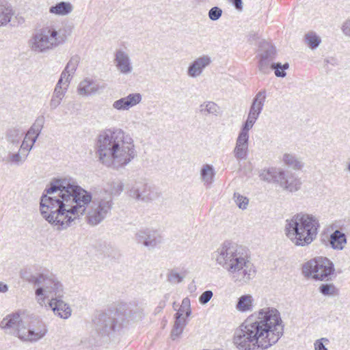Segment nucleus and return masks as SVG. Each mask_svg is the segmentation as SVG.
I'll list each match as a JSON object with an SVG mask.
<instances>
[{
	"label": "nucleus",
	"mask_w": 350,
	"mask_h": 350,
	"mask_svg": "<svg viewBox=\"0 0 350 350\" xmlns=\"http://www.w3.org/2000/svg\"><path fill=\"white\" fill-rule=\"evenodd\" d=\"M91 202L88 222L96 226L111 213L113 204L112 196H99L92 200L90 193L70 180L55 179L44 189L40 210L46 221L57 230H62L82 215Z\"/></svg>",
	"instance_id": "f257e3e1"
},
{
	"label": "nucleus",
	"mask_w": 350,
	"mask_h": 350,
	"mask_svg": "<svg viewBox=\"0 0 350 350\" xmlns=\"http://www.w3.org/2000/svg\"><path fill=\"white\" fill-rule=\"evenodd\" d=\"M284 325L274 308H265L249 316L234 333L239 350L267 349L283 336Z\"/></svg>",
	"instance_id": "f03ea898"
},
{
	"label": "nucleus",
	"mask_w": 350,
	"mask_h": 350,
	"mask_svg": "<svg viewBox=\"0 0 350 350\" xmlns=\"http://www.w3.org/2000/svg\"><path fill=\"white\" fill-rule=\"evenodd\" d=\"M96 147L98 160L116 170L124 169L137 157L132 137L117 127L103 131L97 137Z\"/></svg>",
	"instance_id": "7ed1b4c3"
},
{
	"label": "nucleus",
	"mask_w": 350,
	"mask_h": 350,
	"mask_svg": "<svg viewBox=\"0 0 350 350\" xmlns=\"http://www.w3.org/2000/svg\"><path fill=\"white\" fill-rule=\"evenodd\" d=\"M212 260L228 272L239 285L247 284L255 275L248 250L236 243L226 241L211 254Z\"/></svg>",
	"instance_id": "20e7f679"
},
{
	"label": "nucleus",
	"mask_w": 350,
	"mask_h": 350,
	"mask_svg": "<svg viewBox=\"0 0 350 350\" xmlns=\"http://www.w3.org/2000/svg\"><path fill=\"white\" fill-rule=\"evenodd\" d=\"M5 333L17 337L23 342H36L48 332L46 324L34 315L21 316L20 312L6 315L0 322Z\"/></svg>",
	"instance_id": "39448f33"
},
{
	"label": "nucleus",
	"mask_w": 350,
	"mask_h": 350,
	"mask_svg": "<svg viewBox=\"0 0 350 350\" xmlns=\"http://www.w3.org/2000/svg\"><path fill=\"white\" fill-rule=\"evenodd\" d=\"M144 308L135 303H120L115 310L100 314L94 321L96 331L102 336H109L130 322L140 320Z\"/></svg>",
	"instance_id": "423d86ee"
},
{
	"label": "nucleus",
	"mask_w": 350,
	"mask_h": 350,
	"mask_svg": "<svg viewBox=\"0 0 350 350\" xmlns=\"http://www.w3.org/2000/svg\"><path fill=\"white\" fill-rule=\"evenodd\" d=\"M285 222V234L295 245H308L317 238L320 225L315 216L300 213Z\"/></svg>",
	"instance_id": "0eeeda50"
},
{
	"label": "nucleus",
	"mask_w": 350,
	"mask_h": 350,
	"mask_svg": "<svg viewBox=\"0 0 350 350\" xmlns=\"http://www.w3.org/2000/svg\"><path fill=\"white\" fill-rule=\"evenodd\" d=\"M29 282L38 286L36 290V295L39 304L44 302L45 296L55 295L62 297L63 293L62 284L53 275L46 276L43 273L31 275Z\"/></svg>",
	"instance_id": "6e6552de"
},
{
	"label": "nucleus",
	"mask_w": 350,
	"mask_h": 350,
	"mask_svg": "<svg viewBox=\"0 0 350 350\" xmlns=\"http://www.w3.org/2000/svg\"><path fill=\"white\" fill-rule=\"evenodd\" d=\"M333 262L325 257L313 258L303 265L302 273L306 278L312 277L316 280L327 281L333 275Z\"/></svg>",
	"instance_id": "1a4fd4ad"
},
{
	"label": "nucleus",
	"mask_w": 350,
	"mask_h": 350,
	"mask_svg": "<svg viewBox=\"0 0 350 350\" xmlns=\"http://www.w3.org/2000/svg\"><path fill=\"white\" fill-rule=\"evenodd\" d=\"M126 193L129 198L135 202L148 203L158 197L153 188L144 178L135 179L128 183Z\"/></svg>",
	"instance_id": "9d476101"
},
{
	"label": "nucleus",
	"mask_w": 350,
	"mask_h": 350,
	"mask_svg": "<svg viewBox=\"0 0 350 350\" xmlns=\"http://www.w3.org/2000/svg\"><path fill=\"white\" fill-rule=\"evenodd\" d=\"M57 35V31L52 27L42 28L33 36L32 49L43 51L59 45L63 40Z\"/></svg>",
	"instance_id": "9b49d317"
},
{
	"label": "nucleus",
	"mask_w": 350,
	"mask_h": 350,
	"mask_svg": "<svg viewBox=\"0 0 350 350\" xmlns=\"http://www.w3.org/2000/svg\"><path fill=\"white\" fill-rule=\"evenodd\" d=\"M263 178L268 181L273 180L279 183L282 187L290 192L298 191L301 185L300 179L295 175L286 174L283 170L277 171L273 168L269 169Z\"/></svg>",
	"instance_id": "f8f14e48"
},
{
	"label": "nucleus",
	"mask_w": 350,
	"mask_h": 350,
	"mask_svg": "<svg viewBox=\"0 0 350 350\" xmlns=\"http://www.w3.org/2000/svg\"><path fill=\"white\" fill-rule=\"evenodd\" d=\"M135 239L138 243H142L150 249L154 248L161 241L158 231L150 228L139 230L135 234Z\"/></svg>",
	"instance_id": "ddd939ff"
},
{
	"label": "nucleus",
	"mask_w": 350,
	"mask_h": 350,
	"mask_svg": "<svg viewBox=\"0 0 350 350\" xmlns=\"http://www.w3.org/2000/svg\"><path fill=\"white\" fill-rule=\"evenodd\" d=\"M113 62L117 70L123 75L130 74L133 70L131 58L123 49H116L114 53Z\"/></svg>",
	"instance_id": "4468645a"
},
{
	"label": "nucleus",
	"mask_w": 350,
	"mask_h": 350,
	"mask_svg": "<svg viewBox=\"0 0 350 350\" xmlns=\"http://www.w3.org/2000/svg\"><path fill=\"white\" fill-rule=\"evenodd\" d=\"M142 99V96L139 93L129 94L125 97L115 100L112 107L118 111H127L139 104Z\"/></svg>",
	"instance_id": "2eb2a0df"
},
{
	"label": "nucleus",
	"mask_w": 350,
	"mask_h": 350,
	"mask_svg": "<svg viewBox=\"0 0 350 350\" xmlns=\"http://www.w3.org/2000/svg\"><path fill=\"white\" fill-rule=\"evenodd\" d=\"M212 62L211 57L208 55H203L194 59L189 66L187 75L196 78L202 75L204 69Z\"/></svg>",
	"instance_id": "dca6fc26"
},
{
	"label": "nucleus",
	"mask_w": 350,
	"mask_h": 350,
	"mask_svg": "<svg viewBox=\"0 0 350 350\" xmlns=\"http://www.w3.org/2000/svg\"><path fill=\"white\" fill-rule=\"evenodd\" d=\"M61 297L56 296L55 298H52L49 305L56 316L67 319L71 316L72 309L69 304L61 299Z\"/></svg>",
	"instance_id": "f3484780"
},
{
	"label": "nucleus",
	"mask_w": 350,
	"mask_h": 350,
	"mask_svg": "<svg viewBox=\"0 0 350 350\" xmlns=\"http://www.w3.org/2000/svg\"><path fill=\"white\" fill-rule=\"evenodd\" d=\"M103 87L93 79L86 78L81 81L78 86V93L81 96H89L96 94Z\"/></svg>",
	"instance_id": "a211bd4d"
},
{
	"label": "nucleus",
	"mask_w": 350,
	"mask_h": 350,
	"mask_svg": "<svg viewBox=\"0 0 350 350\" xmlns=\"http://www.w3.org/2000/svg\"><path fill=\"white\" fill-rule=\"evenodd\" d=\"M266 99V91L258 92L252 100L248 115L258 119Z\"/></svg>",
	"instance_id": "6ab92c4d"
},
{
	"label": "nucleus",
	"mask_w": 350,
	"mask_h": 350,
	"mask_svg": "<svg viewBox=\"0 0 350 350\" xmlns=\"http://www.w3.org/2000/svg\"><path fill=\"white\" fill-rule=\"evenodd\" d=\"M329 242L334 250H342L347 244L346 234L339 230H335L330 234Z\"/></svg>",
	"instance_id": "aec40b11"
},
{
	"label": "nucleus",
	"mask_w": 350,
	"mask_h": 350,
	"mask_svg": "<svg viewBox=\"0 0 350 350\" xmlns=\"http://www.w3.org/2000/svg\"><path fill=\"white\" fill-rule=\"evenodd\" d=\"M44 124V118L43 116L38 117L35 122L32 124L26 134V138L29 139L34 144L36 142Z\"/></svg>",
	"instance_id": "412c9836"
},
{
	"label": "nucleus",
	"mask_w": 350,
	"mask_h": 350,
	"mask_svg": "<svg viewBox=\"0 0 350 350\" xmlns=\"http://www.w3.org/2000/svg\"><path fill=\"white\" fill-rule=\"evenodd\" d=\"M174 318L175 321L171 332V338L172 340H175L183 333V329L185 325H187V321L185 318L183 317V313H181V310L178 311L175 314Z\"/></svg>",
	"instance_id": "4be33fe9"
},
{
	"label": "nucleus",
	"mask_w": 350,
	"mask_h": 350,
	"mask_svg": "<svg viewBox=\"0 0 350 350\" xmlns=\"http://www.w3.org/2000/svg\"><path fill=\"white\" fill-rule=\"evenodd\" d=\"M254 299L250 295H241L236 304V309L241 312L252 311L253 310Z\"/></svg>",
	"instance_id": "5701e85b"
},
{
	"label": "nucleus",
	"mask_w": 350,
	"mask_h": 350,
	"mask_svg": "<svg viewBox=\"0 0 350 350\" xmlns=\"http://www.w3.org/2000/svg\"><path fill=\"white\" fill-rule=\"evenodd\" d=\"M261 51L259 55L260 58L269 59L273 61L276 55L275 48L267 41H262L259 46Z\"/></svg>",
	"instance_id": "b1692460"
},
{
	"label": "nucleus",
	"mask_w": 350,
	"mask_h": 350,
	"mask_svg": "<svg viewBox=\"0 0 350 350\" xmlns=\"http://www.w3.org/2000/svg\"><path fill=\"white\" fill-rule=\"evenodd\" d=\"M282 161L286 165L295 170H300L304 165V162L300 158H298L295 154L291 153L284 154Z\"/></svg>",
	"instance_id": "393cba45"
},
{
	"label": "nucleus",
	"mask_w": 350,
	"mask_h": 350,
	"mask_svg": "<svg viewBox=\"0 0 350 350\" xmlns=\"http://www.w3.org/2000/svg\"><path fill=\"white\" fill-rule=\"evenodd\" d=\"M72 11V5L69 2L61 1L49 8V12L55 15L65 16Z\"/></svg>",
	"instance_id": "a878e982"
},
{
	"label": "nucleus",
	"mask_w": 350,
	"mask_h": 350,
	"mask_svg": "<svg viewBox=\"0 0 350 350\" xmlns=\"http://www.w3.org/2000/svg\"><path fill=\"white\" fill-rule=\"evenodd\" d=\"M14 12L5 3L0 2V27L6 25L11 20Z\"/></svg>",
	"instance_id": "bb28decb"
},
{
	"label": "nucleus",
	"mask_w": 350,
	"mask_h": 350,
	"mask_svg": "<svg viewBox=\"0 0 350 350\" xmlns=\"http://www.w3.org/2000/svg\"><path fill=\"white\" fill-rule=\"evenodd\" d=\"M27 157V153L21 152L19 150L17 152L11 153L9 152L6 157V162L14 165H22Z\"/></svg>",
	"instance_id": "cd10ccee"
},
{
	"label": "nucleus",
	"mask_w": 350,
	"mask_h": 350,
	"mask_svg": "<svg viewBox=\"0 0 350 350\" xmlns=\"http://www.w3.org/2000/svg\"><path fill=\"white\" fill-rule=\"evenodd\" d=\"M200 176L204 184L211 185L215 176L213 167L209 164L204 165L200 170Z\"/></svg>",
	"instance_id": "c85d7f7f"
},
{
	"label": "nucleus",
	"mask_w": 350,
	"mask_h": 350,
	"mask_svg": "<svg viewBox=\"0 0 350 350\" xmlns=\"http://www.w3.org/2000/svg\"><path fill=\"white\" fill-rule=\"evenodd\" d=\"M23 135V132L22 130L16 128H12L10 129L7 131L6 139L10 144H12L13 146H17L19 144Z\"/></svg>",
	"instance_id": "c756f323"
},
{
	"label": "nucleus",
	"mask_w": 350,
	"mask_h": 350,
	"mask_svg": "<svg viewBox=\"0 0 350 350\" xmlns=\"http://www.w3.org/2000/svg\"><path fill=\"white\" fill-rule=\"evenodd\" d=\"M305 41L311 49H315L319 46L321 39L315 32L310 31L305 35Z\"/></svg>",
	"instance_id": "7c9ffc66"
},
{
	"label": "nucleus",
	"mask_w": 350,
	"mask_h": 350,
	"mask_svg": "<svg viewBox=\"0 0 350 350\" xmlns=\"http://www.w3.org/2000/svg\"><path fill=\"white\" fill-rule=\"evenodd\" d=\"M288 67L289 64L288 63L284 64L281 63H272L271 65V68L274 70L275 76L282 78L286 75L285 70L288 69Z\"/></svg>",
	"instance_id": "2f4dec72"
},
{
	"label": "nucleus",
	"mask_w": 350,
	"mask_h": 350,
	"mask_svg": "<svg viewBox=\"0 0 350 350\" xmlns=\"http://www.w3.org/2000/svg\"><path fill=\"white\" fill-rule=\"evenodd\" d=\"M111 194L109 196H119L124 190V185L121 180L112 181L109 184Z\"/></svg>",
	"instance_id": "473e14b6"
},
{
	"label": "nucleus",
	"mask_w": 350,
	"mask_h": 350,
	"mask_svg": "<svg viewBox=\"0 0 350 350\" xmlns=\"http://www.w3.org/2000/svg\"><path fill=\"white\" fill-rule=\"evenodd\" d=\"M234 157L238 160H245L248 154V147L235 146L233 150Z\"/></svg>",
	"instance_id": "72a5a7b5"
},
{
	"label": "nucleus",
	"mask_w": 350,
	"mask_h": 350,
	"mask_svg": "<svg viewBox=\"0 0 350 350\" xmlns=\"http://www.w3.org/2000/svg\"><path fill=\"white\" fill-rule=\"evenodd\" d=\"M64 96V94L53 92L51 98L49 102V107L51 110L55 109L61 104Z\"/></svg>",
	"instance_id": "f704fd0d"
},
{
	"label": "nucleus",
	"mask_w": 350,
	"mask_h": 350,
	"mask_svg": "<svg viewBox=\"0 0 350 350\" xmlns=\"http://www.w3.org/2000/svg\"><path fill=\"white\" fill-rule=\"evenodd\" d=\"M80 61V57L77 55H75L70 59L69 62L66 64L65 68L66 71H69L72 74H73L77 68V66Z\"/></svg>",
	"instance_id": "c9c22d12"
},
{
	"label": "nucleus",
	"mask_w": 350,
	"mask_h": 350,
	"mask_svg": "<svg viewBox=\"0 0 350 350\" xmlns=\"http://www.w3.org/2000/svg\"><path fill=\"white\" fill-rule=\"evenodd\" d=\"M234 200L236 204L239 206V208L243 210L247 208L249 200L246 197H244L238 193H234Z\"/></svg>",
	"instance_id": "e433bc0d"
},
{
	"label": "nucleus",
	"mask_w": 350,
	"mask_h": 350,
	"mask_svg": "<svg viewBox=\"0 0 350 350\" xmlns=\"http://www.w3.org/2000/svg\"><path fill=\"white\" fill-rule=\"evenodd\" d=\"M256 120V118L248 115L247 118L243 124L240 132L245 134H249V131L253 127Z\"/></svg>",
	"instance_id": "4c0bfd02"
},
{
	"label": "nucleus",
	"mask_w": 350,
	"mask_h": 350,
	"mask_svg": "<svg viewBox=\"0 0 350 350\" xmlns=\"http://www.w3.org/2000/svg\"><path fill=\"white\" fill-rule=\"evenodd\" d=\"M272 60L260 58L258 63V69L263 74L269 72Z\"/></svg>",
	"instance_id": "58836bf2"
},
{
	"label": "nucleus",
	"mask_w": 350,
	"mask_h": 350,
	"mask_svg": "<svg viewBox=\"0 0 350 350\" xmlns=\"http://www.w3.org/2000/svg\"><path fill=\"white\" fill-rule=\"evenodd\" d=\"M336 288L332 284H323L319 287V292L324 295H334Z\"/></svg>",
	"instance_id": "ea45409f"
},
{
	"label": "nucleus",
	"mask_w": 350,
	"mask_h": 350,
	"mask_svg": "<svg viewBox=\"0 0 350 350\" xmlns=\"http://www.w3.org/2000/svg\"><path fill=\"white\" fill-rule=\"evenodd\" d=\"M201 110L206 111L210 114H216L218 111V106L213 102H206L200 106Z\"/></svg>",
	"instance_id": "a19ab883"
},
{
	"label": "nucleus",
	"mask_w": 350,
	"mask_h": 350,
	"mask_svg": "<svg viewBox=\"0 0 350 350\" xmlns=\"http://www.w3.org/2000/svg\"><path fill=\"white\" fill-rule=\"evenodd\" d=\"M184 277L176 271L171 270L167 274V280L171 283H180L183 281Z\"/></svg>",
	"instance_id": "79ce46f5"
},
{
	"label": "nucleus",
	"mask_w": 350,
	"mask_h": 350,
	"mask_svg": "<svg viewBox=\"0 0 350 350\" xmlns=\"http://www.w3.org/2000/svg\"><path fill=\"white\" fill-rule=\"evenodd\" d=\"M222 14V10L219 7H213L208 11V17L211 21H217Z\"/></svg>",
	"instance_id": "37998d69"
},
{
	"label": "nucleus",
	"mask_w": 350,
	"mask_h": 350,
	"mask_svg": "<svg viewBox=\"0 0 350 350\" xmlns=\"http://www.w3.org/2000/svg\"><path fill=\"white\" fill-rule=\"evenodd\" d=\"M235 146H249V134H245L239 132L238 137L236 140Z\"/></svg>",
	"instance_id": "c03bdc74"
},
{
	"label": "nucleus",
	"mask_w": 350,
	"mask_h": 350,
	"mask_svg": "<svg viewBox=\"0 0 350 350\" xmlns=\"http://www.w3.org/2000/svg\"><path fill=\"white\" fill-rule=\"evenodd\" d=\"M213 295V293L210 290L203 292L202 295L199 297L200 303L202 305L206 304L211 300Z\"/></svg>",
	"instance_id": "a18cd8bd"
},
{
	"label": "nucleus",
	"mask_w": 350,
	"mask_h": 350,
	"mask_svg": "<svg viewBox=\"0 0 350 350\" xmlns=\"http://www.w3.org/2000/svg\"><path fill=\"white\" fill-rule=\"evenodd\" d=\"M64 83H62V79H59L57 83L55 85L53 92H57L58 94H66L67 91L68 85L64 84Z\"/></svg>",
	"instance_id": "49530a36"
},
{
	"label": "nucleus",
	"mask_w": 350,
	"mask_h": 350,
	"mask_svg": "<svg viewBox=\"0 0 350 350\" xmlns=\"http://www.w3.org/2000/svg\"><path fill=\"white\" fill-rule=\"evenodd\" d=\"M29 139H27L26 136L25 137L21 146L19 150L21 152H23L24 153H29V152L31 150L33 144L32 143L31 144H29Z\"/></svg>",
	"instance_id": "de8ad7c7"
},
{
	"label": "nucleus",
	"mask_w": 350,
	"mask_h": 350,
	"mask_svg": "<svg viewBox=\"0 0 350 350\" xmlns=\"http://www.w3.org/2000/svg\"><path fill=\"white\" fill-rule=\"evenodd\" d=\"M323 341L328 342V340L325 338H322L314 342L315 350H328L324 345Z\"/></svg>",
	"instance_id": "09e8293b"
},
{
	"label": "nucleus",
	"mask_w": 350,
	"mask_h": 350,
	"mask_svg": "<svg viewBox=\"0 0 350 350\" xmlns=\"http://www.w3.org/2000/svg\"><path fill=\"white\" fill-rule=\"evenodd\" d=\"M71 74H72L71 72H70L69 71H66V69L64 68V70L62 72L60 78H59V79H62V83H64V84L68 85V83H70V77Z\"/></svg>",
	"instance_id": "8fccbe9b"
},
{
	"label": "nucleus",
	"mask_w": 350,
	"mask_h": 350,
	"mask_svg": "<svg viewBox=\"0 0 350 350\" xmlns=\"http://www.w3.org/2000/svg\"><path fill=\"white\" fill-rule=\"evenodd\" d=\"M342 30L345 35L350 37V19L343 23Z\"/></svg>",
	"instance_id": "3c124183"
},
{
	"label": "nucleus",
	"mask_w": 350,
	"mask_h": 350,
	"mask_svg": "<svg viewBox=\"0 0 350 350\" xmlns=\"http://www.w3.org/2000/svg\"><path fill=\"white\" fill-rule=\"evenodd\" d=\"M189 307H190V301H189V299L188 298H185V299H183V300L182 301L181 306H180V309L178 311H180L181 310V313H183V314L184 312H185V309L188 308Z\"/></svg>",
	"instance_id": "603ef678"
},
{
	"label": "nucleus",
	"mask_w": 350,
	"mask_h": 350,
	"mask_svg": "<svg viewBox=\"0 0 350 350\" xmlns=\"http://www.w3.org/2000/svg\"><path fill=\"white\" fill-rule=\"evenodd\" d=\"M231 3L237 10L241 11L243 10L242 0H231Z\"/></svg>",
	"instance_id": "864d4df0"
},
{
	"label": "nucleus",
	"mask_w": 350,
	"mask_h": 350,
	"mask_svg": "<svg viewBox=\"0 0 350 350\" xmlns=\"http://www.w3.org/2000/svg\"><path fill=\"white\" fill-rule=\"evenodd\" d=\"M8 291V286L7 284L0 282V292L5 293Z\"/></svg>",
	"instance_id": "5fc2aeb1"
},
{
	"label": "nucleus",
	"mask_w": 350,
	"mask_h": 350,
	"mask_svg": "<svg viewBox=\"0 0 350 350\" xmlns=\"http://www.w3.org/2000/svg\"><path fill=\"white\" fill-rule=\"evenodd\" d=\"M185 316L187 317H189L191 315V311L190 310V308H186L185 309Z\"/></svg>",
	"instance_id": "6e6d98bb"
},
{
	"label": "nucleus",
	"mask_w": 350,
	"mask_h": 350,
	"mask_svg": "<svg viewBox=\"0 0 350 350\" xmlns=\"http://www.w3.org/2000/svg\"><path fill=\"white\" fill-rule=\"evenodd\" d=\"M333 61H334V59H331V60H329V59H325V62H326V63H327V64H328V63H330V64H332V65H334V64L332 62Z\"/></svg>",
	"instance_id": "4d7b16f0"
},
{
	"label": "nucleus",
	"mask_w": 350,
	"mask_h": 350,
	"mask_svg": "<svg viewBox=\"0 0 350 350\" xmlns=\"http://www.w3.org/2000/svg\"><path fill=\"white\" fill-rule=\"evenodd\" d=\"M347 170L350 173V161L348 163L347 165Z\"/></svg>",
	"instance_id": "13d9d810"
}]
</instances>
